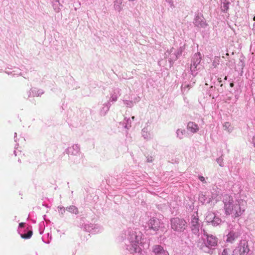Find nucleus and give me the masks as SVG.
<instances>
[{
    "label": "nucleus",
    "mask_w": 255,
    "mask_h": 255,
    "mask_svg": "<svg viewBox=\"0 0 255 255\" xmlns=\"http://www.w3.org/2000/svg\"><path fill=\"white\" fill-rule=\"evenodd\" d=\"M190 225L191 231L194 235L199 237L200 234L202 235L203 234V230H202L201 227L197 213L194 214L192 216Z\"/></svg>",
    "instance_id": "4"
},
{
    "label": "nucleus",
    "mask_w": 255,
    "mask_h": 255,
    "mask_svg": "<svg viewBox=\"0 0 255 255\" xmlns=\"http://www.w3.org/2000/svg\"><path fill=\"white\" fill-rule=\"evenodd\" d=\"M201 54L200 52L194 54L192 58L190 70L191 74L195 76L197 74L196 71L199 69V65L201 60Z\"/></svg>",
    "instance_id": "6"
},
{
    "label": "nucleus",
    "mask_w": 255,
    "mask_h": 255,
    "mask_svg": "<svg viewBox=\"0 0 255 255\" xmlns=\"http://www.w3.org/2000/svg\"><path fill=\"white\" fill-rule=\"evenodd\" d=\"M216 161L219 164L221 167H223L224 166L223 158L222 156L219 157L216 159Z\"/></svg>",
    "instance_id": "30"
},
{
    "label": "nucleus",
    "mask_w": 255,
    "mask_h": 255,
    "mask_svg": "<svg viewBox=\"0 0 255 255\" xmlns=\"http://www.w3.org/2000/svg\"><path fill=\"white\" fill-rule=\"evenodd\" d=\"M203 235L206 237V242L204 245H202L201 249L206 253H209L210 250L217 246L218 239L213 235L208 234L205 230H203Z\"/></svg>",
    "instance_id": "3"
},
{
    "label": "nucleus",
    "mask_w": 255,
    "mask_h": 255,
    "mask_svg": "<svg viewBox=\"0 0 255 255\" xmlns=\"http://www.w3.org/2000/svg\"><path fill=\"white\" fill-rule=\"evenodd\" d=\"M199 200L203 204L209 203L211 201V198L205 193L201 192L199 195Z\"/></svg>",
    "instance_id": "14"
},
{
    "label": "nucleus",
    "mask_w": 255,
    "mask_h": 255,
    "mask_svg": "<svg viewBox=\"0 0 255 255\" xmlns=\"http://www.w3.org/2000/svg\"><path fill=\"white\" fill-rule=\"evenodd\" d=\"M160 223L159 220L158 219L153 218L149 221L147 223V226H146L145 228H148V229L152 230L155 232L158 230L160 227Z\"/></svg>",
    "instance_id": "9"
},
{
    "label": "nucleus",
    "mask_w": 255,
    "mask_h": 255,
    "mask_svg": "<svg viewBox=\"0 0 255 255\" xmlns=\"http://www.w3.org/2000/svg\"><path fill=\"white\" fill-rule=\"evenodd\" d=\"M253 20H254V21H255V16L254 17Z\"/></svg>",
    "instance_id": "45"
},
{
    "label": "nucleus",
    "mask_w": 255,
    "mask_h": 255,
    "mask_svg": "<svg viewBox=\"0 0 255 255\" xmlns=\"http://www.w3.org/2000/svg\"><path fill=\"white\" fill-rule=\"evenodd\" d=\"M124 238V243L127 249L131 253H139L142 250L141 247L144 249V246L142 245L141 236L140 232L128 229L125 233Z\"/></svg>",
    "instance_id": "2"
},
{
    "label": "nucleus",
    "mask_w": 255,
    "mask_h": 255,
    "mask_svg": "<svg viewBox=\"0 0 255 255\" xmlns=\"http://www.w3.org/2000/svg\"><path fill=\"white\" fill-rule=\"evenodd\" d=\"M182 51L181 47L179 48L177 50H176V55L177 56L178 58L182 54Z\"/></svg>",
    "instance_id": "33"
},
{
    "label": "nucleus",
    "mask_w": 255,
    "mask_h": 255,
    "mask_svg": "<svg viewBox=\"0 0 255 255\" xmlns=\"http://www.w3.org/2000/svg\"><path fill=\"white\" fill-rule=\"evenodd\" d=\"M66 152L69 155L80 157L81 154L80 146L77 144H73L66 149Z\"/></svg>",
    "instance_id": "8"
},
{
    "label": "nucleus",
    "mask_w": 255,
    "mask_h": 255,
    "mask_svg": "<svg viewBox=\"0 0 255 255\" xmlns=\"http://www.w3.org/2000/svg\"><path fill=\"white\" fill-rule=\"evenodd\" d=\"M176 133V137L180 139H182L184 137L185 135H186V131L185 129L178 128L177 129Z\"/></svg>",
    "instance_id": "20"
},
{
    "label": "nucleus",
    "mask_w": 255,
    "mask_h": 255,
    "mask_svg": "<svg viewBox=\"0 0 255 255\" xmlns=\"http://www.w3.org/2000/svg\"><path fill=\"white\" fill-rule=\"evenodd\" d=\"M227 79V76H226V77H225V80H226Z\"/></svg>",
    "instance_id": "46"
},
{
    "label": "nucleus",
    "mask_w": 255,
    "mask_h": 255,
    "mask_svg": "<svg viewBox=\"0 0 255 255\" xmlns=\"http://www.w3.org/2000/svg\"><path fill=\"white\" fill-rule=\"evenodd\" d=\"M221 222V219L215 215V218L213 220V222H212L211 224L212 225L216 226L219 225Z\"/></svg>",
    "instance_id": "28"
},
{
    "label": "nucleus",
    "mask_w": 255,
    "mask_h": 255,
    "mask_svg": "<svg viewBox=\"0 0 255 255\" xmlns=\"http://www.w3.org/2000/svg\"><path fill=\"white\" fill-rule=\"evenodd\" d=\"M165 56L166 58H168L170 62L174 61L178 59L177 56L176 55V50L173 47L170 50L166 51L165 53Z\"/></svg>",
    "instance_id": "12"
},
{
    "label": "nucleus",
    "mask_w": 255,
    "mask_h": 255,
    "mask_svg": "<svg viewBox=\"0 0 255 255\" xmlns=\"http://www.w3.org/2000/svg\"><path fill=\"white\" fill-rule=\"evenodd\" d=\"M187 87H189V85L184 84L182 85L181 88H182V89H185Z\"/></svg>",
    "instance_id": "37"
},
{
    "label": "nucleus",
    "mask_w": 255,
    "mask_h": 255,
    "mask_svg": "<svg viewBox=\"0 0 255 255\" xmlns=\"http://www.w3.org/2000/svg\"><path fill=\"white\" fill-rule=\"evenodd\" d=\"M134 118H135V117H134V116H132V117H131V120L133 121V120H134Z\"/></svg>",
    "instance_id": "44"
},
{
    "label": "nucleus",
    "mask_w": 255,
    "mask_h": 255,
    "mask_svg": "<svg viewBox=\"0 0 255 255\" xmlns=\"http://www.w3.org/2000/svg\"><path fill=\"white\" fill-rule=\"evenodd\" d=\"M59 212L61 214L63 215L65 212V208L64 207H58Z\"/></svg>",
    "instance_id": "32"
},
{
    "label": "nucleus",
    "mask_w": 255,
    "mask_h": 255,
    "mask_svg": "<svg viewBox=\"0 0 255 255\" xmlns=\"http://www.w3.org/2000/svg\"><path fill=\"white\" fill-rule=\"evenodd\" d=\"M239 248L240 255H246L249 251L248 246L246 245L245 243L243 244L241 243Z\"/></svg>",
    "instance_id": "17"
},
{
    "label": "nucleus",
    "mask_w": 255,
    "mask_h": 255,
    "mask_svg": "<svg viewBox=\"0 0 255 255\" xmlns=\"http://www.w3.org/2000/svg\"><path fill=\"white\" fill-rule=\"evenodd\" d=\"M120 95V89L118 88H114L111 93L110 100L113 102L117 101Z\"/></svg>",
    "instance_id": "16"
},
{
    "label": "nucleus",
    "mask_w": 255,
    "mask_h": 255,
    "mask_svg": "<svg viewBox=\"0 0 255 255\" xmlns=\"http://www.w3.org/2000/svg\"><path fill=\"white\" fill-rule=\"evenodd\" d=\"M25 225L24 223H20L19 224V229H21L22 230H25V229H23V228L24 227Z\"/></svg>",
    "instance_id": "34"
},
{
    "label": "nucleus",
    "mask_w": 255,
    "mask_h": 255,
    "mask_svg": "<svg viewBox=\"0 0 255 255\" xmlns=\"http://www.w3.org/2000/svg\"><path fill=\"white\" fill-rule=\"evenodd\" d=\"M240 236V233L237 230L230 229L226 236V242L233 243Z\"/></svg>",
    "instance_id": "7"
},
{
    "label": "nucleus",
    "mask_w": 255,
    "mask_h": 255,
    "mask_svg": "<svg viewBox=\"0 0 255 255\" xmlns=\"http://www.w3.org/2000/svg\"><path fill=\"white\" fill-rule=\"evenodd\" d=\"M253 142L254 143V146L255 147V136H254L253 138Z\"/></svg>",
    "instance_id": "39"
},
{
    "label": "nucleus",
    "mask_w": 255,
    "mask_h": 255,
    "mask_svg": "<svg viewBox=\"0 0 255 255\" xmlns=\"http://www.w3.org/2000/svg\"><path fill=\"white\" fill-rule=\"evenodd\" d=\"M15 152H15V151H14V154H15V156H16V154H15Z\"/></svg>",
    "instance_id": "49"
},
{
    "label": "nucleus",
    "mask_w": 255,
    "mask_h": 255,
    "mask_svg": "<svg viewBox=\"0 0 255 255\" xmlns=\"http://www.w3.org/2000/svg\"><path fill=\"white\" fill-rule=\"evenodd\" d=\"M60 3L58 0H55L53 4V6L56 12L59 11L60 10Z\"/></svg>",
    "instance_id": "29"
},
{
    "label": "nucleus",
    "mask_w": 255,
    "mask_h": 255,
    "mask_svg": "<svg viewBox=\"0 0 255 255\" xmlns=\"http://www.w3.org/2000/svg\"><path fill=\"white\" fill-rule=\"evenodd\" d=\"M187 128L188 130L193 133H196L199 130L198 125L192 122L188 123Z\"/></svg>",
    "instance_id": "15"
},
{
    "label": "nucleus",
    "mask_w": 255,
    "mask_h": 255,
    "mask_svg": "<svg viewBox=\"0 0 255 255\" xmlns=\"http://www.w3.org/2000/svg\"><path fill=\"white\" fill-rule=\"evenodd\" d=\"M199 180L202 181L203 183H206V181H205V178L204 177L202 176H199Z\"/></svg>",
    "instance_id": "35"
},
{
    "label": "nucleus",
    "mask_w": 255,
    "mask_h": 255,
    "mask_svg": "<svg viewBox=\"0 0 255 255\" xmlns=\"http://www.w3.org/2000/svg\"><path fill=\"white\" fill-rule=\"evenodd\" d=\"M66 209L67 211L72 214H75L77 215L79 213L78 208L76 206L73 205L67 207Z\"/></svg>",
    "instance_id": "22"
},
{
    "label": "nucleus",
    "mask_w": 255,
    "mask_h": 255,
    "mask_svg": "<svg viewBox=\"0 0 255 255\" xmlns=\"http://www.w3.org/2000/svg\"><path fill=\"white\" fill-rule=\"evenodd\" d=\"M224 210L227 215H232L234 218L239 217L245 212L247 203L242 199L234 201L233 197L229 195L223 196Z\"/></svg>",
    "instance_id": "1"
},
{
    "label": "nucleus",
    "mask_w": 255,
    "mask_h": 255,
    "mask_svg": "<svg viewBox=\"0 0 255 255\" xmlns=\"http://www.w3.org/2000/svg\"><path fill=\"white\" fill-rule=\"evenodd\" d=\"M6 73H7V74H10V73L8 72H6Z\"/></svg>",
    "instance_id": "48"
},
{
    "label": "nucleus",
    "mask_w": 255,
    "mask_h": 255,
    "mask_svg": "<svg viewBox=\"0 0 255 255\" xmlns=\"http://www.w3.org/2000/svg\"><path fill=\"white\" fill-rule=\"evenodd\" d=\"M152 254L153 255H169L168 252L158 245H154L152 247Z\"/></svg>",
    "instance_id": "11"
},
{
    "label": "nucleus",
    "mask_w": 255,
    "mask_h": 255,
    "mask_svg": "<svg viewBox=\"0 0 255 255\" xmlns=\"http://www.w3.org/2000/svg\"><path fill=\"white\" fill-rule=\"evenodd\" d=\"M215 214L213 213H209L206 217V220L208 223H211L213 222V220L215 218Z\"/></svg>",
    "instance_id": "27"
},
{
    "label": "nucleus",
    "mask_w": 255,
    "mask_h": 255,
    "mask_svg": "<svg viewBox=\"0 0 255 255\" xmlns=\"http://www.w3.org/2000/svg\"><path fill=\"white\" fill-rule=\"evenodd\" d=\"M222 255H227V251L226 249L224 250Z\"/></svg>",
    "instance_id": "38"
},
{
    "label": "nucleus",
    "mask_w": 255,
    "mask_h": 255,
    "mask_svg": "<svg viewBox=\"0 0 255 255\" xmlns=\"http://www.w3.org/2000/svg\"><path fill=\"white\" fill-rule=\"evenodd\" d=\"M124 103L128 107H132L133 106V103L131 101L124 100Z\"/></svg>",
    "instance_id": "31"
},
{
    "label": "nucleus",
    "mask_w": 255,
    "mask_h": 255,
    "mask_svg": "<svg viewBox=\"0 0 255 255\" xmlns=\"http://www.w3.org/2000/svg\"><path fill=\"white\" fill-rule=\"evenodd\" d=\"M223 128L224 130H227L228 132H231L233 130V128L229 122H226L223 125Z\"/></svg>",
    "instance_id": "26"
},
{
    "label": "nucleus",
    "mask_w": 255,
    "mask_h": 255,
    "mask_svg": "<svg viewBox=\"0 0 255 255\" xmlns=\"http://www.w3.org/2000/svg\"><path fill=\"white\" fill-rule=\"evenodd\" d=\"M141 134L142 136L144 137V138L147 140L151 139L152 137V136L151 134L149 132V129L147 127L144 128L142 129Z\"/></svg>",
    "instance_id": "18"
},
{
    "label": "nucleus",
    "mask_w": 255,
    "mask_h": 255,
    "mask_svg": "<svg viewBox=\"0 0 255 255\" xmlns=\"http://www.w3.org/2000/svg\"><path fill=\"white\" fill-rule=\"evenodd\" d=\"M253 31L254 32V33L255 34V23L253 25Z\"/></svg>",
    "instance_id": "40"
},
{
    "label": "nucleus",
    "mask_w": 255,
    "mask_h": 255,
    "mask_svg": "<svg viewBox=\"0 0 255 255\" xmlns=\"http://www.w3.org/2000/svg\"><path fill=\"white\" fill-rule=\"evenodd\" d=\"M171 227L177 232H183L187 227L185 220L179 218H174L170 220Z\"/></svg>",
    "instance_id": "5"
},
{
    "label": "nucleus",
    "mask_w": 255,
    "mask_h": 255,
    "mask_svg": "<svg viewBox=\"0 0 255 255\" xmlns=\"http://www.w3.org/2000/svg\"><path fill=\"white\" fill-rule=\"evenodd\" d=\"M230 2L229 1H227V0H224V1L222 2V5L221 6L222 10L226 12L229 9V4Z\"/></svg>",
    "instance_id": "25"
},
{
    "label": "nucleus",
    "mask_w": 255,
    "mask_h": 255,
    "mask_svg": "<svg viewBox=\"0 0 255 255\" xmlns=\"http://www.w3.org/2000/svg\"><path fill=\"white\" fill-rule=\"evenodd\" d=\"M14 134H15V137H14V138H15V137H16V132H15Z\"/></svg>",
    "instance_id": "47"
},
{
    "label": "nucleus",
    "mask_w": 255,
    "mask_h": 255,
    "mask_svg": "<svg viewBox=\"0 0 255 255\" xmlns=\"http://www.w3.org/2000/svg\"><path fill=\"white\" fill-rule=\"evenodd\" d=\"M218 81L219 83H221L222 80H221V78H218Z\"/></svg>",
    "instance_id": "41"
},
{
    "label": "nucleus",
    "mask_w": 255,
    "mask_h": 255,
    "mask_svg": "<svg viewBox=\"0 0 255 255\" xmlns=\"http://www.w3.org/2000/svg\"><path fill=\"white\" fill-rule=\"evenodd\" d=\"M193 22L194 25L198 27L204 28L207 26V23L205 20V18L202 14H198L196 15Z\"/></svg>",
    "instance_id": "10"
},
{
    "label": "nucleus",
    "mask_w": 255,
    "mask_h": 255,
    "mask_svg": "<svg viewBox=\"0 0 255 255\" xmlns=\"http://www.w3.org/2000/svg\"><path fill=\"white\" fill-rule=\"evenodd\" d=\"M230 86H231V87H233L234 86V83H230Z\"/></svg>",
    "instance_id": "43"
},
{
    "label": "nucleus",
    "mask_w": 255,
    "mask_h": 255,
    "mask_svg": "<svg viewBox=\"0 0 255 255\" xmlns=\"http://www.w3.org/2000/svg\"><path fill=\"white\" fill-rule=\"evenodd\" d=\"M131 120L130 118H125L124 126L126 128L128 129L131 127Z\"/></svg>",
    "instance_id": "24"
},
{
    "label": "nucleus",
    "mask_w": 255,
    "mask_h": 255,
    "mask_svg": "<svg viewBox=\"0 0 255 255\" xmlns=\"http://www.w3.org/2000/svg\"><path fill=\"white\" fill-rule=\"evenodd\" d=\"M122 3V0H116L114 3V8L116 10L120 11L121 9V5Z\"/></svg>",
    "instance_id": "23"
},
{
    "label": "nucleus",
    "mask_w": 255,
    "mask_h": 255,
    "mask_svg": "<svg viewBox=\"0 0 255 255\" xmlns=\"http://www.w3.org/2000/svg\"><path fill=\"white\" fill-rule=\"evenodd\" d=\"M111 106V104L110 102H107V103H105L103 105V107L102 108L101 113L103 115H106V114L108 112V111L109 110L110 107Z\"/></svg>",
    "instance_id": "21"
},
{
    "label": "nucleus",
    "mask_w": 255,
    "mask_h": 255,
    "mask_svg": "<svg viewBox=\"0 0 255 255\" xmlns=\"http://www.w3.org/2000/svg\"><path fill=\"white\" fill-rule=\"evenodd\" d=\"M93 229H94V228H92V229H90L89 228L88 229H87V228H86V230H88L89 232H90V231H92V230H93Z\"/></svg>",
    "instance_id": "42"
},
{
    "label": "nucleus",
    "mask_w": 255,
    "mask_h": 255,
    "mask_svg": "<svg viewBox=\"0 0 255 255\" xmlns=\"http://www.w3.org/2000/svg\"><path fill=\"white\" fill-rule=\"evenodd\" d=\"M44 92L42 90H37L36 88L31 89L30 90V94H32L33 96H41Z\"/></svg>",
    "instance_id": "19"
},
{
    "label": "nucleus",
    "mask_w": 255,
    "mask_h": 255,
    "mask_svg": "<svg viewBox=\"0 0 255 255\" xmlns=\"http://www.w3.org/2000/svg\"><path fill=\"white\" fill-rule=\"evenodd\" d=\"M165 0L167 2H168L170 4V6H173V1L172 0Z\"/></svg>",
    "instance_id": "36"
},
{
    "label": "nucleus",
    "mask_w": 255,
    "mask_h": 255,
    "mask_svg": "<svg viewBox=\"0 0 255 255\" xmlns=\"http://www.w3.org/2000/svg\"><path fill=\"white\" fill-rule=\"evenodd\" d=\"M18 232L20 237L24 239H30L32 235V231L30 230L27 231L26 230H22L21 229H18Z\"/></svg>",
    "instance_id": "13"
}]
</instances>
